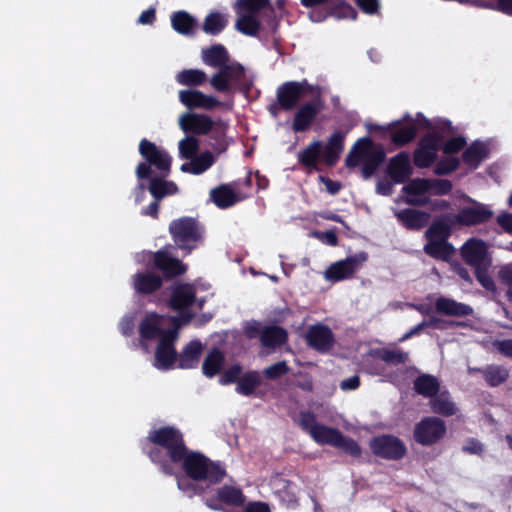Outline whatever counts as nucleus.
I'll return each instance as SVG.
<instances>
[{
    "mask_svg": "<svg viewBox=\"0 0 512 512\" xmlns=\"http://www.w3.org/2000/svg\"><path fill=\"white\" fill-rule=\"evenodd\" d=\"M500 284L507 288L506 296L512 302V264L503 266L498 272Z\"/></svg>",
    "mask_w": 512,
    "mask_h": 512,
    "instance_id": "nucleus-49",
    "label": "nucleus"
},
{
    "mask_svg": "<svg viewBox=\"0 0 512 512\" xmlns=\"http://www.w3.org/2000/svg\"><path fill=\"white\" fill-rule=\"evenodd\" d=\"M366 260L367 254L361 252L347 257L344 260L337 261L327 268L324 272V278L331 282H338L351 278Z\"/></svg>",
    "mask_w": 512,
    "mask_h": 512,
    "instance_id": "nucleus-11",
    "label": "nucleus"
},
{
    "mask_svg": "<svg viewBox=\"0 0 512 512\" xmlns=\"http://www.w3.org/2000/svg\"><path fill=\"white\" fill-rule=\"evenodd\" d=\"M180 157L192 160L199 150V141L194 136H186L178 144Z\"/></svg>",
    "mask_w": 512,
    "mask_h": 512,
    "instance_id": "nucleus-47",
    "label": "nucleus"
},
{
    "mask_svg": "<svg viewBox=\"0 0 512 512\" xmlns=\"http://www.w3.org/2000/svg\"><path fill=\"white\" fill-rule=\"evenodd\" d=\"M393 191V184L387 178H382L377 182L376 192L380 195L388 196Z\"/></svg>",
    "mask_w": 512,
    "mask_h": 512,
    "instance_id": "nucleus-58",
    "label": "nucleus"
},
{
    "mask_svg": "<svg viewBox=\"0 0 512 512\" xmlns=\"http://www.w3.org/2000/svg\"><path fill=\"white\" fill-rule=\"evenodd\" d=\"M435 308L441 314L455 317L468 316L473 313L471 306L447 297H439L435 301Z\"/></svg>",
    "mask_w": 512,
    "mask_h": 512,
    "instance_id": "nucleus-23",
    "label": "nucleus"
},
{
    "mask_svg": "<svg viewBox=\"0 0 512 512\" xmlns=\"http://www.w3.org/2000/svg\"><path fill=\"white\" fill-rule=\"evenodd\" d=\"M311 89L312 87L307 81L287 82L277 90L278 102L283 109L292 110Z\"/></svg>",
    "mask_w": 512,
    "mask_h": 512,
    "instance_id": "nucleus-14",
    "label": "nucleus"
},
{
    "mask_svg": "<svg viewBox=\"0 0 512 512\" xmlns=\"http://www.w3.org/2000/svg\"><path fill=\"white\" fill-rule=\"evenodd\" d=\"M180 462L186 475L194 481H205L208 485H212L221 481L225 475L218 464L197 452L186 450Z\"/></svg>",
    "mask_w": 512,
    "mask_h": 512,
    "instance_id": "nucleus-7",
    "label": "nucleus"
},
{
    "mask_svg": "<svg viewBox=\"0 0 512 512\" xmlns=\"http://www.w3.org/2000/svg\"><path fill=\"white\" fill-rule=\"evenodd\" d=\"M195 481L188 478H179L177 481L178 488L182 490L183 492L187 493L188 496H193L196 494H199L203 491V488L197 484L194 483Z\"/></svg>",
    "mask_w": 512,
    "mask_h": 512,
    "instance_id": "nucleus-51",
    "label": "nucleus"
},
{
    "mask_svg": "<svg viewBox=\"0 0 512 512\" xmlns=\"http://www.w3.org/2000/svg\"><path fill=\"white\" fill-rule=\"evenodd\" d=\"M176 81L186 86H201L207 81V74L200 69H184L177 73Z\"/></svg>",
    "mask_w": 512,
    "mask_h": 512,
    "instance_id": "nucleus-38",
    "label": "nucleus"
},
{
    "mask_svg": "<svg viewBox=\"0 0 512 512\" xmlns=\"http://www.w3.org/2000/svg\"><path fill=\"white\" fill-rule=\"evenodd\" d=\"M485 157L486 147L481 142H474L462 155L463 161L473 168H476Z\"/></svg>",
    "mask_w": 512,
    "mask_h": 512,
    "instance_id": "nucleus-41",
    "label": "nucleus"
},
{
    "mask_svg": "<svg viewBox=\"0 0 512 512\" xmlns=\"http://www.w3.org/2000/svg\"><path fill=\"white\" fill-rule=\"evenodd\" d=\"M345 135L335 132L329 138L327 144L319 140L311 142L303 151L298 153L299 162L308 168H317L319 162L327 166H333L339 160L344 149Z\"/></svg>",
    "mask_w": 512,
    "mask_h": 512,
    "instance_id": "nucleus-4",
    "label": "nucleus"
},
{
    "mask_svg": "<svg viewBox=\"0 0 512 512\" xmlns=\"http://www.w3.org/2000/svg\"><path fill=\"white\" fill-rule=\"evenodd\" d=\"M148 438L156 445L149 453L151 460L160 464L165 473L172 474L173 469L163 456L168 457L171 463H180L187 450L182 435L172 427H164L152 431Z\"/></svg>",
    "mask_w": 512,
    "mask_h": 512,
    "instance_id": "nucleus-2",
    "label": "nucleus"
},
{
    "mask_svg": "<svg viewBox=\"0 0 512 512\" xmlns=\"http://www.w3.org/2000/svg\"><path fill=\"white\" fill-rule=\"evenodd\" d=\"M245 512H270L267 504L254 502L247 505Z\"/></svg>",
    "mask_w": 512,
    "mask_h": 512,
    "instance_id": "nucleus-64",
    "label": "nucleus"
},
{
    "mask_svg": "<svg viewBox=\"0 0 512 512\" xmlns=\"http://www.w3.org/2000/svg\"><path fill=\"white\" fill-rule=\"evenodd\" d=\"M306 341L315 350L326 352L333 345V333L329 327L318 323L308 328Z\"/></svg>",
    "mask_w": 512,
    "mask_h": 512,
    "instance_id": "nucleus-19",
    "label": "nucleus"
},
{
    "mask_svg": "<svg viewBox=\"0 0 512 512\" xmlns=\"http://www.w3.org/2000/svg\"><path fill=\"white\" fill-rule=\"evenodd\" d=\"M445 432L446 426L443 420L437 417H426L416 425L414 437L422 445H432L441 439Z\"/></svg>",
    "mask_w": 512,
    "mask_h": 512,
    "instance_id": "nucleus-12",
    "label": "nucleus"
},
{
    "mask_svg": "<svg viewBox=\"0 0 512 512\" xmlns=\"http://www.w3.org/2000/svg\"><path fill=\"white\" fill-rule=\"evenodd\" d=\"M178 124L183 132L203 135L212 129L213 121L205 114L184 113L179 117Z\"/></svg>",
    "mask_w": 512,
    "mask_h": 512,
    "instance_id": "nucleus-20",
    "label": "nucleus"
},
{
    "mask_svg": "<svg viewBox=\"0 0 512 512\" xmlns=\"http://www.w3.org/2000/svg\"><path fill=\"white\" fill-rule=\"evenodd\" d=\"M485 381L490 386H498L505 382L509 377L508 370L503 366L490 365L482 369Z\"/></svg>",
    "mask_w": 512,
    "mask_h": 512,
    "instance_id": "nucleus-42",
    "label": "nucleus"
},
{
    "mask_svg": "<svg viewBox=\"0 0 512 512\" xmlns=\"http://www.w3.org/2000/svg\"><path fill=\"white\" fill-rule=\"evenodd\" d=\"M494 346L501 354L512 358V339L496 341Z\"/></svg>",
    "mask_w": 512,
    "mask_h": 512,
    "instance_id": "nucleus-59",
    "label": "nucleus"
},
{
    "mask_svg": "<svg viewBox=\"0 0 512 512\" xmlns=\"http://www.w3.org/2000/svg\"><path fill=\"white\" fill-rule=\"evenodd\" d=\"M461 255L469 265L478 268L490 265L487 245L478 239H469L461 248Z\"/></svg>",
    "mask_w": 512,
    "mask_h": 512,
    "instance_id": "nucleus-17",
    "label": "nucleus"
},
{
    "mask_svg": "<svg viewBox=\"0 0 512 512\" xmlns=\"http://www.w3.org/2000/svg\"><path fill=\"white\" fill-rule=\"evenodd\" d=\"M409 154L401 152L389 161L387 172L395 183L406 182L412 174Z\"/></svg>",
    "mask_w": 512,
    "mask_h": 512,
    "instance_id": "nucleus-21",
    "label": "nucleus"
},
{
    "mask_svg": "<svg viewBox=\"0 0 512 512\" xmlns=\"http://www.w3.org/2000/svg\"><path fill=\"white\" fill-rule=\"evenodd\" d=\"M498 224L508 233H512V214L503 213L497 217Z\"/></svg>",
    "mask_w": 512,
    "mask_h": 512,
    "instance_id": "nucleus-61",
    "label": "nucleus"
},
{
    "mask_svg": "<svg viewBox=\"0 0 512 512\" xmlns=\"http://www.w3.org/2000/svg\"><path fill=\"white\" fill-rule=\"evenodd\" d=\"M439 388L440 383L437 378L429 374L420 375L414 381V389L424 397L433 399L438 394Z\"/></svg>",
    "mask_w": 512,
    "mask_h": 512,
    "instance_id": "nucleus-34",
    "label": "nucleus"
},
{
    "mask_svg": "<svg viewBox=\"0 0 512 512\" xmlns=\"http://www.w3.org/2000/svg\"><path fill=\"white\" fill-rule=\"evenodd\" d=\"M214 156L206 151L196 156L191 161L183 163L180 167L182 172L199 175L208 170L214 163Z\"/></svg>",
    "mask_w": 512,
    "mask_h": 512,
    "instance_id": "nucleus-29",
    "label": "nucleus"
},
{
    "mask_svg": "<svg viewBox=\"0 0 512 512\" xmlns=\"http://www.w3.org/2000/svg\"><path fill=\"white\" fill-rule=\"evenodd\" d=\"M220 500L231 505H241L244 503V495L234 487L224 486L218 490Z\"/></svg>",
    "mask_w": 512,
    "mask_h": 512,
    "instance_id": "nucleus-48",
    "label": "nucleus"
},
{
    "mask_svg": "<svg viewBox=\"0 0 512 512\" xmlns=\"http://www.w3.org/2000/svg\"><path fill=\"white\" fill-rule=\"evenodd\" d=\"M211 198L220 208H227L238 202V197L227 185H221L211 191Z\"/></svg>",
    "mask_w": 512,
    "mask_h": 512,
    "instance_id": "nucleus-37",
    "label": "nucleus"
},
{
    "mask_svg": "<svg viewBox=\"0 0 512 512\" xmlns=\"http://www.w3.org/2000/svg\"><path fill=\"white\" fill-rule=\"evenodd\" d=\"M269 6L270 0H237L234 4L235 28L245 35L256 36L260 29L256 14Z\"/></svg>",
    "mask_w": 512,
    "mask_h": 512,
    "instance_id": "nucleus-9",
    "label": "nucleus"
},
{
    "mask_svg": "<svg viewBox=\"0 0 512 512\" xmlns=\"http://www.w3.org/2000/svg\"><path fill=\"white\" fill-rule=\"evenodd\" d=\"M319 111L320 107L316 102H309L304 104L295 114L293 130L295 132H302L307 130Z\"/></svg>",
    "mask_w": 512,
    "mask_h": 512,
    "instance_id": "nucleus-25",
    "label": "nucleus"
},
{
    "mask_svg": "<svg viewBox=\"0 0 512 512\" xmlns=\"http://www.w3.org/2000/svg\"><path fill=\"white\" fill-rule=\"evenodd\" d=\"M162 283V279L151 272L137 273L133 276V286L138 293H152L157 290Z\"/></svg>",
    "mask_w": 512,
    "mask_h": 512,
    "instance_id": "nucleus-28",
    "label": "nucleus"
},
{
    "mask_svg": "<svg viewBox=\"0 0 512 512\" xmlns=\"http://www.w3.org/2000/svg\"><path fill=\"white\" fill-rule=\"evenodd\" d=\"M398 219L409 229H421L429 221V215L413 209H405L397 213Z\"/></svg>",
    "mask_w": 512,
    "mask_h": 512,
    "instance_id": "nucleus-31",
    "label": "nucleus"
},
{
    "mask_svg": "<svg viewBox=\"0 0 512 512\" xmlns=\"http://www.w3.org/2000/svg\"><path fill=\"white\" fill-rule=\"evenodd\" d=\"M228 23L227 16L218 12L210 13L203 23V30L207 34L216 35L220 33Z\"/></svg>",
    "mask_w": 512,
    "mask_h": 512,
    "instance_id": "nucleus-44",
    "label": "nucleus"
},
{
    "mask_svg": "<svg viewBox=\"0 0 512 512\" xmlns=\"http://www.w3.org/2000/svg\"><path fill=\"white\" fill-rule=\"evenodd\" d=\"M169 230L178 247L188 252L196 247L201 238V229L192 218L184 217L172 221Z\"/></svg>",
    "mask_w": 512,
    "mask_h": 512,
    "instance_id": "nucleus-10",
    "label": "nucleus"
},
{
    "mask_svg": "<svg viewBox=\"0 0 512 512\" xmlns=\"http://www.w3.org/2000/svg\"><path fill=\"white\" fill-rule=\"evenodd\" d=\"M459 164V160L456 158H448L446 160L440 161L435 167V174L437 175H445L452 171H454Z\"/></svg>",
    "mask_w": 512,
    "mask_h": 512,
    "instance_id": "nucleus-53",
    "label": "nucleus"
},
{
    "mask_svg": "<svg viewBox=\"0 0 512 512\" xmlns=\"http://www.w3.org/2000/svg\"><path fill=\"white\" fill-rule=\"evenodd\" d=\"M385 159L382 147L373 144L370 138L364 137L356 141L346 157V165L350 168L362 163V176L370 178Z\"/></svg>",
    "mask_w": 512,
    "mask_h": 512,
    "instance_id": "nucleus-5",
    "label": "nucleus"
},
{
    "mask_svg": "<svg viewBox=\"0 0 512 512\" xmlns=\"http://www.w3.org/2000/svg\"><path fill=\"white\" fill-rule=\"evenodd\" d=\"M172 27L180 34H190L195 26V20L185 11H179L172 15Z\"/></svg>",
    "mask_w": 512,
    "mask_h": 512,
    "instance_id": "nucleus-45",
    "label": "nucleus"
},
{
    "mask_svg": "<svg viewBox=\"0 0 512 512\" xmlns=\"http://www.w3.org/2000/svg\"><path fill=\"white\" fill-rule=\"evenodd\" d=\"M179 101L188 109L214 110L222 106V102L216 97L195 89L180 90Z\"/></svg>",
    "mask_w": 512,
    "mask_h": 512,
    "instance_id": "nucleus-15",
    "label": "nucleus"
},
{
    "mask_svg": "<svg viewBox=\"0 0 512 512\" xmlns=\"http://www.w3.org/2000/svg\"><path fill=\"white\" fill-rule=\"evenodd\" d=\"M155 19V10L150 8L146 11H143L138 18V23L140 24H151Z\"/></svg>",
    "mask_w": 512,
    "mask_h": 512,
    "instance_id": "nucleus-63",
    "label": "nucleus"
},
{
    "mask_svg": "<svg viewBox=\"0 0 512 512\" xmlns=\"http://www.w3.org/2000/svg\"><path fill=\"white\" fill-rule=\"evenodd\" d=\"M299 424L316 443L334 446L348 452L352 456L360 455V447L354 440L343 436L337 429L317 423L312 413L301 412Z\"/></svg>",
    "mask_w": 512,
    "mask_h": 512,
    "instance_id": "nucleus-3",
    "label": "nucleus"
},
{
    "mask_svg": "<svg viewBox=\"0 0 512 512\" xmlns=\"http://www.w3.org/2000/svg\"><path fill=\"white\" fill-rule=\"evenodd\" d=\"M242 368L240 365L235 364L231 366L221 377L220 382L221 384H229L235 381H239V379L242 377Z\"/></svg>",
    "mask_w": 512,
    "mask_h": 512,
    "instance_id": "nucleus-54",
    "label": "nucleus"
},
{
    "mask_svg": "<svg viewBox=\"0 0 512 512\" xmlns=\"http://www.w3.org/2000/svg\"><path fill=\"white\" fill-rule=\"evenodd\" d=\"M430 121L423 117L422 115H418L417 119L398 130H396L392 134V140L394 143L398 145H404L410 142L416 135L417 129L420 127H430Z\"/></svg>",
    "mask_w": 512,
    "mask_h": 512,
    "instance_id": "nucleus-26",
    "label": "nucleus"
},
{
    "mask_svg": "<svg viewBox=\"0 0 512 512\" xmlns=\"http://www.w3.org/2000/svg\"><path fill=\"white\" fill-rule=\"evenodd\" d=\"M261 378L256 371H251L242 375L239 379L236 391L242 395H251L254 390L260 385Z\"/></svg>",
    "mask_w": 512,
    "mask_h": 512,
    "instance_id": "nucleus-43",
    "label": "nucleus"
},
{
    "mask_svg": "<svg viewBox=\"0 0 512 512\" xmlns=\"http://www.w3.org/2000/svg\"><path fill=\"white\" fill-rule=\"evenodd\" d=\"M134 326L135 324L132 317H124L120 322L121 333L125 336L131 335L134 331Z\"/></svg>",
    "mask_w": 512,
    "mask_h": 512,
    "instance_id": "nucleus-62",
    "label": "nucleus"
},
{
    "mask_svg": "<svg viewBox=\"0 0 512 512\" xmlns=\"http://www.w3.org/2000/svg\"><path fill=\"white\" fill-rule=\"evenodd\" d=\"M370 448L375 455L387 459H400L406 453V448L402 441L391 435H382L374 438L370 442Z\"/></svg>",
    "mask_w": 512,
    "mask_h": 512,
    "instance_id": "nucleus-13",
    "label": "nucleus"
},
{
    "mask_svg": "<svg viewBox=\"0 0 512 512\" xmlns=\"http://www.w3.org/2000/svg\"><path fill=\"white\" fill-rule=\"evenodd\" d=\"M201 353L202 344L197 340H193L183 349L179 355L176 354V359L168 369H170L177 360L179 362V367L182 369L194 368L199 363Z\"/></svg>",
    "mask_w": 512,
    "mask_h": 512,
    "instance_id": "nucleus-24",
    "label": "nucleus"
},
{
    "mask_svg": "<svg viewBox=\"0 0 512 512\" xmlns=\"http://www.w3.org/2000/svg\"><path fill=\"white\" fill-rule=\"evenodd\" d=\"M407 195L406 202L411 205H424L427 203V194L431 191L430 180L416 178L402 188Z\"/></svg>",
    "mask_w": 512,
    "mask_h": 512,
    "instance_id": "nucleus-22",
    "label": "nucleus"
},
{
    "mask_svg": "<svg viewBox=\"0 0 512 512\" xmlns=\"http://www.w3.org/2000/svg\"><path fill=\"white\" fill-rule=\"evenodd\" d=\"M289 371V367L285 361L277 362L268 366L264 370V375L268 379H277Z\"/></svg>",
    "mask_w": 512,
    "mask_h": 512,
    "instance_id": "nucleus-50",
    "label": "nucleus"
},
{
    "mask_svg": "<svg viewBox=\"0 0 512 512\" xmlns=\"http://www.w3.org/2000/svg\"><path fill=\"white\" fill-rule=\"evenodd\" d=\"M356 4L368 14L377 13L380 4L378 0H355Z\"/></svg>",
    "mask_w": 512,
    "mask_h": 512,
    "instance_id": "nucleus-57",
    "label": "nucleus"
},
{
    "mask_svg": "<svg viewBox=\"0 0 512 512\" xmlns=\"http://www.w3.org/2000/svg\"><path fill=\"white\" fill-rule=\"evenodd\" d=\"M488 266L478 267L476 269V277L480 284L488 291L496 292V285L493 279L487 273Z\"/></svg>",
    "mask_w": 512,
    "mask_h": 512,
    "instance_id": "nucleus-52",
    "label": "nucleus"
},
{
    "mask_svg": "<svg viewBox=\"0 0 512 512\" xmlns=\"http://www.w3.org/2000/svg\"><path fill=\"white\" fill-rule=\"evenodd\" d=\"M440 140L436 135H429L421 140L414 152V163L417 167L430 166L436 159Z\"/></svg>",
    "mask_w": 512,
    "mask_h": 512,
    "instance_id": "nucleus-18",
    "label": "nucleus"
},
{
    "mask_svg": "<svg viewBox=\"0 0 512 512\" xmlns=\"http://www.w3.org/2000/svg\"><path fill=\"white\" fill-rule=\"evenodd\" d=\"M430 184H431L430 193L436 194V195L447 194L452 188V184L448 180L433 179V180H430Z\"/></svg>",
    "mask_w": 512,
    "mask_h": 512,
    "instance_id": "nucleus-55",
    "label": "nucleus"
},
{
    "mask_svg": "<svg viewBox=\"0 0 512 512\" xmlns=\"http://www.w3.org/2000/svg\"><path fill=\"white\" fill-rule=\"evenodd\" d=\"M154 262L168 276H175L185 272V266L178 259L170 257L165 251L157 252L154 255Z\"/></svg>",
    "mask_w": 512,
    "mask_h": 512,
    "instance_id": "nucleus-27",
    "label": "nucleus"
},
{
    "mask_svg": "<svg viewBox=\"0 0 512 512\" xmlns=\"http://www.w3.org/2000/svg\"><path fill=\"white\" fill-rule=\"evenodd\" d=\"M424 251L434 258L448 260L453 254L454 249L447 241L428 239Z\"/></svg>",
    "mask_w": 512,
    "mask_h": 512,
    "instance_id": "nucleus-36",
    "label": "nucleus"
},
{
    "mask_svg": "<svg viewBox=\"0 0 512 512\" xmlns=\"http://www.w3.org/2000/svg\"><path fill=\"white\" fill-rule=\"evenodd\" d=\"M158 177H153L150 181L149 191L151 195L160 200L166 196L176 194L178 188L174 182L166 181Z\"/></svg>",
    "mask_w": 512,
    "mask_h": 512,
    "instance_id": "nucleus-35",
    "label": "nucleus"
},
{
    "mask_svg": "<svg viewBox=\"0 0 512 512\" xmlns=\"http://www.w3.org/2000/svg\"><path fill=\"white\" fill-rule=\"evenodd\" d=\"M139 152L145 159L136 168L138 179H145L151 176L152 167L158 171L160 177H166L171 168V157L168 153L154 143L143 139L139 144Z\"/></svg>",
    "mask_w": 512,
    "mask_h": 512,
    "instance_id": "nucleus-8",
    "label": "nucleus"
},
{
    "mask_svg": "<svg viewBox=\"0 0 512 512\" xmlns=\"http://www.w3.org/2000/svg\"><path fill=\"white\" fill-rule=\"evenodd\" d=\"M453 215H449L441 220L434 222L430 228L426 231V237L428 239L446 241L450 235V228L455 224L450 222Z\"/></svg>",
    "mask_w": 512,
    "mask_h": 512,
    "instance_id": "nucleus-39",
    "label": "nucleus"
},
{
    "mask_svg": "<svg viewBox=\"0 0 512 512\" xmlns=\"http://www.w3.org/2000/svg\"><path fill=\"white\" fill-rule=\"evenodd\" d=\"M465 145V139L458 137V138H452L446 142L444 145V153L446 154H453L458 152L460 149H462Z\"/></svg>",
    "mask_w": 512,
    "mask_h": 512,
    "instance_id": "nucleus-56",
    "label": "nucleus"
},
{
    "mask_svg": "<svg viewBox=\"0 0 512 512\" xmlns=\"http://www.w3.org/2000/svg\"><path fill=\"white\" fill-rule=\"evenodd\" d=\"M260 340L263 346L268 348H276L286 342L287 333L281 327L269 326L262 330Z\"/></svg>",
    "mask_w": 512,
    "mask_h": 512,
    "instance_id": "nucleus-32",
    "label": "nucleus"
},
{
    "mask_svg": "<svg viewBox=\"0 0 512 512\" xmlns=\"http://www.w3.org/2000/svg\"><path fill=\"white\" fill-rule=\"evenodd\" d=\"M225 361L224 355L219 350H213L205 357L202 370L205 376H215L223 367Z\"/></svg>",
    "mask_w": 512,
    "mask_h": 512,
    "instance_id": "nucleus-40",
    "label": "nucleus"
},
{
    "mask_svg": "<svg viewBox=\"0 0 512 512\" xmlns=\"http://www.w3.org/2000/svg\"><path fill=\"white\" fill-rule=\"evenodd\" d=\"M202 60L206 65L220 68L230 62L225 47L221 44H215L202 50Z\"/></svg>",
    "mask_w": 512,
    "mask_h": 512,
    "instance_id": "nucleus-30",
    "label": "nucleus"
},
{
    "mask_svg": "<svg viewBox=\"0 0 512 512\" xmlns=\"http://www.w3.org/2000/svg\"><path fill=\"white\" fill-rule=\"evenodd\" d=\"M430 407L434 413L443 416L455 415L458 411L456 404L452 401L448 392H441L437 394L430 401Z\"/></svg>",
    "mask_w": 512,
    "mask_h": 512,
    "instance_id": "nucleus-33",
    "label": "nucleus"
},
{
    "mask_svg": "<svg viewBox=\"0 0 512 512\" xmlns=\"http://www.w3.org/2000/svg\"><path fill=\"white\" fill-rule=\"evenodd\" d=\"M212 88L220 93L233 94L236 90H248L252 85L244 67L235 61H230L220 67L209 80Z\"/></svg>",
    "mask_w": 512,
    "mask_h": 512,
    "instance_id": "nucleus-6",
    "label": "nucleus"
},
{
    "mask_svg": "<svg viewBox=\"0 0 512 512\" xmlns=\"http://www.w3.org/2000/svg\"><path fill=\"white\" fill-rule=\"evenodd\" d=\"M195 304V290L190 284H180L174 287L170 306L180 311L177 317H166L154 313L148 314L139 324V334L142 345L148 340H158L155 351L154 366L167 370L176 359L174 343L178 338V330L182 324L193 317L190 309Z\"/></svg>",
    "mask_w": 512,
    "mask_h": 512,
    "instance_id": "nucleus-1",
    "label": "nucleus"
},
{
    "mask_svg": "<svg viewBox=\"0 0 512 512\" xmlns=\"http://www.w3.org/2000/svg\"><path fill=\"white\" fill-rule=\"evenodd\" d=\"M376 355L384 362L393 365L406 363L409 360V354L400 349L383 348L377 350Z\"/></svg>",
    "mask_w": 512,
    "mask_h": 512,
    "instance_id": "nucleus-46",
    "label": "nucleus"
},
{
    "mask_svg": "<svg viewBox=\"0 0 512 512\" xmlns=\"http://www.w3.org/2000/svg\"><path fill=\"white\" fill-rule=\"evenodd\" d=\"M360 385V378L357 375H353L341 381L340 388L344 391L355 390Z\"/></svg>",
    "mask_w": 512,
    "mask_h": 512,
    "instance_id": "nucleus-60",
    "label": "nucleus"
},
{
    "mask_svg": "<svg viewBox=\"0 0 512 512\" xmlns=\"http://www.w3.org/2000/svg\"><path fill=\"white\" fill-rule=\"evenodd\" d=\"M493 216L492 210L486 205L475 203L473 206L463 208L453 215L450 222L461 226H473L488 221Z\"/></svg>",
    "mask_w": 512,
    "mask_h": 512,
    "instance_id": "nucleus-16",
    "label": "nucleus"
}]
</instances>
